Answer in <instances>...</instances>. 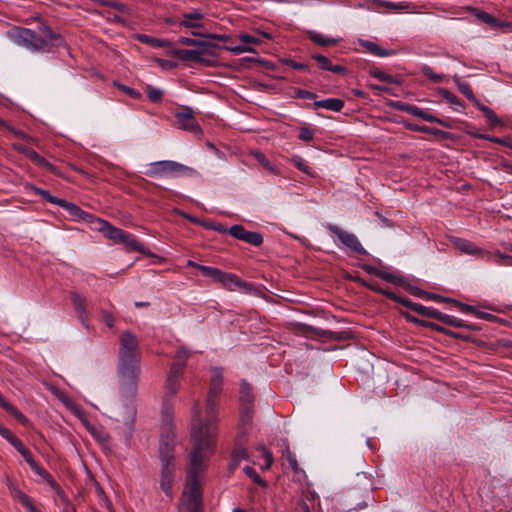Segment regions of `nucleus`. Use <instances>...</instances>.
I'll use <instances>...</instances> for the list:
<instances>
[{
  "mask_svg": "<svg viewBox=\"0 0 512 512\" xmlns=\"http://www.w3.org/2000/svg\"><path fill=\"white\" fill-rule=\"evenodd\" d=\"M140 362L141 353L136 335L130 331H124L120 335L117 372L120 391L125 397L136 395L141 373Z\"/></svg>",
  "mask_w": 512,
  "mask_h": 512,
  "instance_id": "f257e3e1",
  "label": "nucleus"
},
{
  "mask_svg": "<svg viewBox=\"0 0 512 512\" xmlns=\"http://www.w3.org/2000/svg\"><path fill=\"white\" fill-rule=\"evenodd\" d=\"M191 438L194 448L190 454V463L187 471L186 486L188 492L184 493V496L187 498V507H203L198 477L204 469V460L212 453L215 441L210 440L209 437L207 438V435L203 436L201 429L192 431Z\"/></svg>",
  "mask_w": 512,
  "mask_h": 512,
  "instance_id": "f03ea898",
  "label": "nucleus"
},
{
  "mask_svg": "<svg viewBox=\"0 0 512 512\" xmlns=\"http://www.w3.org/2000/svg\"><path fill=\"white\" fill-rule=\"evenodd\" d=\"M223 386V369L221 367H212L211 368V377L209 384V391L206 399V419L202 421L200 418L201 407L197 402L193 409V422H192V431L195 429H201L203 436H208L210 440L215 441L216 436V421H217V413H218V399L222 393Z\"/></svg>",
  "mask_w": 512,
  "mask_h": 512,
  "instance_id": "7ed1b4c3",
  "label": "nucleus"
},
{
  "mask_svg": "<svg viewBox=\"0 0 512 512\" xmlns=\"http://www.w3.org/2000/svg\"><path fill=\"white\" fill-rule=\"evenodd\" d=\"M42 36L28 28H19L14 33L15 42L33 52H50L53 47L64 44L63 38L45 24L39 26Z\"/></svg>",
  "mask_w": 512,
  "mask_h": 512,
  "instance_id": "20e7f679",
  "label": "nucleus"
},
{
  "mask_svg": "<svg viewBox=\"0 0 512 512\" xmlns=\"http://www.w3.org/2000/svg\"><path fill=\"white\" fill-rule=\"evenodd\" d=\"M173 406L165 400L161 410L162 424L159 440V459L161 464L175 463L176 438L173 429Z\"/></svg>",
  "mask_w": 512,
  "mask_h": 512,
  "instance_id": "39448f33",
  "label": "nucleus"
},
{
  "mask_svg": "<svg viewBox=\"0 0 512 512\" xmlns=\"http://www.w3.org/2000/svg\"><path fill=\"white\" fill-rule=\"evenodd\" d=\"M145 174L149 177L160 178L165 176H197L198 172L189 166L172 160H161L148 165Z\"/></svg>",
  "mask_w": 512,
  "mask_h": 512,
  "instance_id": "423d86ee",
  "label": "nucleus"
},
{
  "mask_svg": "<svg viewBox=\"0 0 512 512\" xmlns=\"http://www.w3.org/2000/svg\"><path fill=\"white\" fill-rule=\"evenodd\" d=\"M96 229L106 238L113 240L115 243L123 244L129 250L142 251V244L132 234L111 225L105 220L97 219Z\"/></svg>",
  "mask_w": 512,
  "mask_h": 512,
  "instance_id": "0eeeda50",
  "label": "nucleus"
},
{
  "mask_svg": "<svg viewBox=\"0 0 512 512\" xmlns=\"http://www.w3.org/2000/svg\"><path fill=\"white\" fill-rule=\"evenodd\" d=\"M197 47L196 49H176L172 54L182 61H192L206 66H213L214 61L208 57L215 56V49L218 48V45L205 41Z\"/></svg>",
  "mask_w": 512,
  "mask_h": 512,
  "instance_id": "6e6552de",
  "label": "nucleus"
},
{
  "mask_svg": "<svg viewBox=\"0 0 512 512\" xmlns=\"http://www.w3.org/2000/svg\"><path fill=\"white\" fill-rule=\"evenodd\" d=\"M326 228L334 234L338 240L347 248L351 249L352 251L361 254V255H367L368 252L366 249L362 246L361 242L357 238V236L351 232L345 231L339 226L327 223Z\"/></svg>",
  "mask_w": 512,
  "mask_h": 512,
  "instance_id": "1a4fd4ad",
  "label": "nucleus"
},
{
  "mask_svg": "<svg viewBox=\"0 0 512 512\" xmlns=\"http://www.w3.org/2000/svg\"><path fill=\"white\" fill-rule=\"evenodd\" d=\"M183 373V364H180L179 362H173L171 364L170 371L167 375L165 383L166 393L163 398V402H165V400H168L173 405L172 398L176 395L180 388V382ZM163 405L164 403H162V406Z\"/></svg>",
  "mask_w": 512,
  "mask_h": 512,
  "instance_id": "9d476101",
  "label": "nucleus"
},
{
  "mask_svg": "<svg viewBox=\"0 0 512 512\" xmlns=\"http://www.w3.org/2000/svg\"><path fill=\"white\" fill-rule=\"evenodd\" d=\"M450 241L456 249H458L459 251H461L465 254L472 255V256H475L476 258L486 259V260H490V258L492 257V254L490 252H488L480 247H477L473 242H471L469 240L459 238V237H451Z\"/></svg>",
  "mask_w": 512,
  "mask_h": 512,
  "instance_id": "9b49d317",
  "label": "nucleus"
},
{
  "mask_svg": "<svg viewBox=\"0 0 512 512\" xmlns=\"http://www.w3.org/2000/svg\"><path fill=\"white\" fill-rule=\"evenodd\" d=\"M218 283L228 290H240L244 293H251L253 285L249 282L241 280L237 275L228 272H221Z\"/></svg>",
  "mask_w": 512,
  "mask_h": 512,
  "instance_id": "f8f14e48",
  "label": "nucleus"
},
{
  "mask_svg": "<svg viewBox=\"0 0 512 512\" xmlns=\"http://www.w3.org/2000/svg\"><path fill=\"white\" fill-rule=\"evenodd\" d=\"M179 128L194 134L201 132L200 126L193 116V110L190 107H184L181 111L175 113Z\"/></svg>",
  "mask_w": 512,
  "mask_h": 512,
  "instance_id": "ddd939ff",
  "label": "nucleus"
},
{
  "mask_svg": "<svg viewBox=\"0 0 512 512\" xmlns=\"http://www.w3.org/2000/svg\"><path fill=\"white\" fill-rule=\"evenodd\" d=\"M12 147L14 150L24 154L26 157H28L30 160H32L39 167L46 168L49 171L55 170V167L53 164L48 162L44 157L39 155L32 148H30L24 144H21V143H13Z\"/></svg>",
  "mask_w": 512,
  "mask_h": 512,
  "instance_id": "4468645a",
  "label": "nucleus"
},
{
  "mask_svg": "<svg viewBox=\"0 0 512 512\" xmlns=\"http://www.w3.org/2000/svg\"><path fill=\"white\" fill-rule=\"evenodd\" d=\"M15 449L22 455L24 460L37 475L47 481L52 478L51 474L35 461L31 451L24 446L22 441L17 445V447H15Z\"/></svg>",
  "mask_w": 512,
  "mask_h": 512,
  "instance_id": "2eb2a0df",
  "label": "nucleus"
},
{
  "mask_svg": "<svg viewBox=\"0 0 512 512\" xmlns=\"http://www.w3.org/2000/svg\"><path fill=\"white\" fill-rule=\"evenodd\" d=\"M175 479V463L161 464V480L160 487L166 496L172 498L173 490L172 484Z\"/></svg>",
  "mask_w": 512,
  "mask_h": 512,
  "instance_id": "dca6fc26",
  "label": "nucleus"
},
{
  "mask_svg": "<svg viewBox=\"0 0 512 512\" xmlns=\"http://www.w3.org/2000/svg\"><path fill=\"white\" fill-rule=\"evenodd\" d=\"M5 484L11 495L16 498L28 512H40L32 503L29 496L23 493L17 485L8 477H5Z\"/></svg>",
  "mask_w": 512,
  "mask_h": 512,
  "instance_id": "f3484780",
  "label": "nucleus"
},
{
  "mask_svg": "<svg viewBox=\"0 0 512 512\" xmlns=\"http://www.w3.org/2000/svg\"><path fill=\"white\" fill-rule=\"evenodd\" d=\"M204 16L205 14L200 9H194L182 14V19L179 21V25L191 29L204 28V24L202 23Z\"/></svg>",
  "mask_w": 512,
  "mask_h": 512,
  "instance_id": "a211bd4d",
  "label": "nucleus"
},
{
  "mask_svg": "<svg viewBox=\"0 0 512 512\" xmlns=\"http://www.w3.org/2000/svg\"><path fill=\"white\" fill-rule=\"evenodd\" d=\"M72 304L75 311L77 312L80 322L87 327L88 326V312L86 310V299L78 293H72L71 296Z\"/></svg>",
  "mask_w": 512,
  "mask_h": 512,
  "instance_id": "6ab92c4d",
  "label": "nucleus"
},
{
  "mask_svg": "<svg viewBox=\"0 0 512 512\" xmlns=\"http://www.w3.org/2000/svg\"><path fill=\"white\" fill-rule=\"evenodd\" d=\"M312 59L318 62L319 68L322 70L330 71L336 74H344L346 72L345 67L341 65H333L331 61L324 55L313 54Z\"/></svg>",
  "mask_w": 512,
  "mask_h": 512,
  "instance_id": "aec40b11",
  "label": "nucleus"
},
{
  "mask_svg": "<svg viewBox=\"0 0 512 512\" xmlns=\"http://www.w3.org/2000/svg\"><path fill=\"white\" fill-rule=\"evenodd\" d=\"M314 108H323L326 110L339 112L344 107V101L339 98H328L324 100L315 101L313 104Z\"/></svg>",
  "mask_w": 512,
  "mask_h": 512,
  "instance_id": "412c9836",
  "label": "nucleus"
},
{
  "mask_svg": "<svg viewBox=\"0 0 512 512\" xmlns=\"http://www.w3.org/2000/svg\"><path fill=\"white\" fill-rule=\"evenodd\" d=\"M360 45L369 53L378 56V57H386L393 55L394 52L391 50H386L381 48L378 44L375 42L369 41V40H360Z\"/></svg>",
  "mask_w": 512,
  "mask_h": 512,
  "instance_id": "4be33fe9",
  "label": "nucleus"
},
{
  "mask_svg": "<svg viewBox=\"0 0 512 512\" xmlns=\"http://www.w3.org/2000/svg\"><path fill=\"white\" fill-rule=\"evenodd\" d=\"M94 4L111 7L125 15L132 16L133 10L130 6L113 0H92Z\"/></svg>",
  "mask_w": 512,
  "mask_h": 512,
  "instance_id": "5701e85b",
  "label": "nucleus"
},
{
  "mask_svg": "<svg viewBox=\"0 0 512 512\" xmlns=\"http://www.w3.org/2000/svg\"><path fill=\"white\" fill-rule=\"evenodd\" d=\"M240 402H241V406H253V403H254L252 387L246 380L241 381Z\"/></svg>",
  "mask_w": 512,
  "mask_h": 512,
  "instance_id": "b1692460",
  "label": "nucleus"
},
{
  "mask_svg": "<svg viewBox=\"0 0 512 512\" xmlns=\"http://www.w3.org/2000/svg\"><path fill=\"white\" fill-rule=\"evenodd\" d=\"M410 4L407 2H389L385 0H374L371 4V9L378 10L379 8H387L392 10H407L409 9Z\"/></svg>",
  "mask_w": 512,
  "mask_h": 512,
  "instance_id": "393cba45",
  "label": "nucleus"
},
{
  "mask_svg": "<svg viewBox=\"0 0 512 512\" xmlns=\"http://www.w3.org/2000/svg\"><path fill=\"white\" fill-rule=\"evenodd\" d=\"M57 205L66 210L72 217L85 219L87 216V213L84 212L80 207L72 202L66 201L65 199L60 198Z\"/></svg>",
  "mask_w": 512,
  "mask_h": 512,
  "instance_id": "a878e982",
  "label": "nucleus"
},
{
  "mask_svg": "<svg viewBox=\"0 0 512 512\" xmlns=\"http://www.w3.org/2000/svg\"><path fill=\"white\" fill-rule=\"evenodd\" d=\"M0 407H2L7 412L11 413L18 421H20L23 425L28 424V419L10 402H8L3 395L0 393Z\"/></svg>",
  "mask_w": 512,
  "mask_h": 512,
  "instance_id": "bb28decb",
  "label": "nucleus"
},
{
  "mask_svg": "<svg viewBox=\"0 0 512 512\" xmlns=\"http://www.w3.org/2000/svg\"><path fill=\"white\" fill-rule=\"evenodd\" d=\"M136 39L140 43H144V44L150 45L152 47H157V48L171 47V43L168 40L154 38V37H151L146 34H137Z\"/></svg>",
  "mask_w": 512,
  "mask_h": 512,
  "instance_id": "cd10ccee",
  "label": "nucleus"
},
{
  "mask_svg": "<svg viewBox=\"0 0 512 512\" xmlns=\"http://www.w3.org/2000/svg\"><path fill=\"white\" fill-rule=\"evenodd\" d=\"M232 462L230 464V469L234 470L240 463V461L248 459V452L246 450V447L243 445H236L232 452Z\"/></svg>",
  "mask_w": 512,
  "mask_h": 512,
  "instance_id": "c85d7f7f",
  "label": "nucleus"
},
{
  "mask_svg": "<svg viewBox=\"0 0 512 512\" xmlns=\"http://www.w3.org/2000/svg\"><path fill=\"white\" fill-rule=\"evenodd\" d=\"M0 130H8L11 132L14 136L19 137L21 139H24L30 143H36V139L22 130L16 129L13 126H10L6 121L0 118Z\"/></svg>",
  "mask_w": 512,
  "mask_h": 512,
  "instance_id": "c756f323",
  "label": "nucleus"
},
{
  "mask_svg": "<svg viewBox=\"0 0 512 512\" xmlns=\"http://www.w3.org/2000/svg\"><path fill=\"white\" fill-rule=\"evenodd\" d=\"M253 419V406H241L239 427L250 428Z\"/></svg>",
  "mask_w": 512,
  "mask_h": 512,
  "instance_id": "7c9ffc66",
  "label": "nucleus"
},
{
  "mask_svg": "<svg viewBox=\"0 0 512 512\" xmlns=\"http://www.w3.org/2000/svg\"><path fill=\"white\" fill-rule=\"evenodd\" d=\"M392 107H394L395 109H397L399 111L409 113L416 117H420L421 113L423 111V109H421L420 107H418L416 105L405 103V102H400V101L393 102Z\"/></svg>",
  "mask_w": 512,
  "mask_h": 512,
  "instance_id": "2f4dec72",
  "label": "nucleus"
},
{
  "mask_svg": "<svg viewBox=\"0 0 512 512\" xmlns=\"http://www.w3.org/2000/svg\"><path fill=\"white\" fill-rule=\"evenodd\" d=\"M214 230H216L218 232H228L229 235H231L233 238L242 240V241L244 239V235L246 232V229L244 228V226L239 225V224L233 225L229 229H226L222 226H215Z\"/></svg>",
  "mask_w": 512,
  "mask_h": 512,
  "instance_id": "473e14b6",
  "label": "nucleus"
},
{
  "mask_svg": "<svg viewBox=\"0 0 512 512\" xmlns=\"http://www.w3.org/2000/svg\"><path fill=\"white\" fill-rule=\"evenodd\" d=\"M413 311L418 313L419 315L426 316L432 319H436L439 321V317L441 315V312L435 308L432 307H426L422 304H416L413 306Z\"/></svg>",
  "mask_w": 512,
  "mask_h": 512,
  "instance_id": "72a5a7b5",
  "label": "nucleus"
},
{
  "mask_svg": "<svg viewBox=\"0 0 512 512\" xmlns=\"http://www.w3.org/2000/svg\"><path fill=\"white\" fill-rule=\"evenodd\" d=\"M440 95L451 105L455 106L454 109L456 111H459L461 108H463L462 102L457 98L455 94L450 92L449 90L445 88H441L439 90Z\"/></svg>",
  "mask_w": 512,
  "mask_h": 512,
  "instance_id": "f704fd0d",
  "label": "nucleus"
},
{
  "mask_svg": "<svg viewBox=\"0 0 512 512\" xmlns=\"http://www.w3.org/2000/svg\"><path fill=\"white\" fill-rule=\"evenodd\" d=\"M378 277L386 282H389V283H392L395 285H399L401 287H402V285H404V282L406 280V278L401 275H397V274L390 273V272H385L382 270L380 273H378Z\"/></svg>",
  "mask_w": 512,
  "mask_h": 512,
  "instance_id": "c9c22d12",
  "label": "nucleus"
},
{
  "mask_svg": "<svg viewBox=\"0 0 512 512\" xmlns=\"http://www.w3.org/2000/svg\"><path fill=\"white\" fill-rule=\"evenodd\" d=\"M27 188L30 189L31 191H33L35 194L40 195L41 197H43L49 203L56 204V205L58 204V201H59L60 198L51 195L49 191L44 190V189L39 188V187H36L33 184H28Z\"/></svg>",
  "mask_w": 512,
  "mask_h": 512,
  "instance_id": "e433bc0d",
  "label": "nucleus"
},
{
  "mask_svg": "<svg viewBox=\"0 0 512 512\" xmlns=\"http://www.w3.org/2000/svg\"><path fill=\"white\" fill-rule=\"evenodd\" d=\"M59 399L77 417H79L80 419L82 418L83 413H82L81 408L70 397H68L65 394H61L59 396Z\"/></svg>",
  "mask_w": 512,
  "mask_h": 512,
  "instance_id": "4c0bfd02",
  "label": "nucleus"
},
{
  "mask_svg": "<svg viewBox=\"0 0 512 512\" xmlns=\"http://www.w3.org/2000/svg\"><path fill=\"white\" fill-rule=\"evenodd\" d=\"M439 321L452 327L462 328L465 325V321L455 316L445 314L441 312Z\"/></svg>",
  "mask_w": 512,
  "mask_h": 512,
  "instance_id": "58836bf2",
  "label": "nucleus"
},
{
  "mask_svg": "<svg viewBox=\"0 0 512 512\" xmlns=\"http://www.w3.org/2000/svg\"><path fill=\"white\" fill-rule=\"evenodd\" d=\"M243 241L258 247L263 243V235L259 232L246 230Z\"/></svg>",
  "mask_w": 512,
  "mask_h": 512,
  "instance_id": "ea45409f",
  "label": "nucleus"
},
{
  "mask_svg": "<svg viewBox=\"0 0 512 512\" xmlns=\"http://www.w3.org/2000/svg\"><path fill=\"white\" fill-rule=\"evenodd\" d=\"M369 74H370V76H372L382 82L398 83V81H396L392 75H390L384 71H381L377 68L370 69Z\"/></svg>",
  "mask_w": 512,
  "mask_h": 512,
  "instance_id": "a19ab883",
  "label": "nucleus"
},
{
  "mask_svg": "<svg viewBox=\"0 0 512 512\" xmlns=\"http://www.w3.org/2000/svg\"><path fill=\"white\" fill-rule=\"evenodd\" d=\"M238 37L245 44H259L262 42V38L269 39L270 35L268 33H262L260 36H255V35L242 33Z\"/></svg>",
  "mask_w": 512,
  "mask_h": 512,
  "instance_id": "79ce46f5",
  "label": "nucleus"
},
{
  "mask_svg": "<svg viewBox=\"0 0 512 512\" xmlns=\"http://www.w3.org/2000/svg\"><path fill=\"white\" fill-rule=\"evenodd\" d=\"M197 269H199L205 276L213 279L215 282L219 281V277L222 272L220 269L205 265H197Z\"/></svg>",
  "mask_w": 512,
  "mask_h": 512,
  "instance_id": "37998d69",
  "label": "nucleus"
},
{
  "mask_svg": "<svg viewBox=\"0 0 512 512\" xmlns=\"http://www.w3.org/2000/svg\"><path fill=\"white\" fill-rule=\"evenodd\" d=\"M457 87L459 91L470 101L473 103H477V99L474 96V93L467 82L457 81Z\"/></svg>",
  "mask_w": 512,
  "mask_h": 512,
  "instance_id": "c03bdc74",
  "label": "nucleus"
},
{
  "mask_svg": "<svg viewBox=\"0 0 512 512\" xmlns=\"http://www.w3.org/2000/svg\"><path fill=\"white\" fill-rule=\"evenodd\" d=\"M86 428L93 435V437L95 439H97L99 442H101V443L108 442L109 435L105 431L99 430L90 424H86Z\"/></svg>",
  "mask_w": 512,
  "mask_h": 512,
  "instance_id": "a18cd8bd",
  "label": "nucleus"
},
{
  "mask_svg": "<svg viewBox=\"0 0 512 512\" xmlns=\"http://www.w3.org/2000/svg\"><path fill=\"white\" fill-rule=\"evenodd\" d=\"M243 472L255 483L262 487H266V482L257 474L254 468L250 466H245L243 468Z\"/></svg>",
  "mask_w": 512,
  "mask_h": 512,
  "instance_id": "49530a36",
  "label": "nucleus"
},
{
  "mask_svg": "<svg viewBox=\"0 0 512 512\" xmlns=\"http://www.w3.org/2000/svg\"><path fill=\"white\" fill-rule=\"evenodd\" d=\"M254 156L265 169L272 173H277L276 167L266 158L263 153L257 151L254 153Z\"/></svg>",
  "mask_w": 512,
  "mask_h": 512,
  "instance_id": "de8ad7c7",
  "label": "nucleus"
},
{
  "mask_svg": "<svg viewBox=\"0 0 512 512\" xmlns=\"http://www.w3.org/2000/svg\"><path fill=\"white\" fill-rule=\"evenodd\" d=\"M311 40L316 43V44H319L321 46H330V45H334L337 40L334 39V38H331V37H325L319 33H315L311 36Z\"/></svg>",
  "mask_w": 512,
  "mask_h": 512,
  "instance_id": "09e8293b",
  "label": "nucleus"
},
{
  "mask_svg": "<svg viewBox=\"0 0 512 512\" xmlns=\"http://www.w3.org/2000/svg\"><path fill=\"white\" fill-rule=\"evenodd\" d=\"M478 18L480 20H482L484 23L489 24L494 27H498V26L502 27V26L507 25L505 23H500L495 17H493L491 14L486 13V12L479 13Z\"/></svg>",
  "mask_w": 512,
  "mask_h": 512,
  "instance_id": "8fccbe9b",
  "label": "nucleus"
},
{
  "mask_svg": "<svg viewBox=\"0 0 512 512\" xmlns=\"http://www.w3.org/2000/svg\"><path fill=\"white\" fill-rule=\"evenodd\" d=\"M224 49L229 51V52H231L234 55H239V54H242V53H245V52H249V53H254L255 52L254 48L245 45V43L243 45L226 46V47H224Z\"/></svg>",
  "mask_w": 512,
  "mask_h": 512,
  "instance_id": "3c124183",
  "label": "nucleus"
},
{
  "mask_svg": "<svg viewBox=\"0 0 512 512\" xmlns=\"http://www.w3.org/2000/svg\"><path fill=\"white\" fill-rule=\"evenodd\" d=\"M249 431L250 428L238 427V433L235 438V444L240 446H246L248 442Z\"/></svg>",
  "mask_w": 512,
  "mask_h": 512,
  "instance_id": "603ef678",
  "label": "nucleus"
},
{
  "mask_svg": "<svg viewBox=\"0 0 512 512\" xmlns=\"http://www.w3.org/2000/svg\"><path fill=\"white\" fill-rule=\"evenodd\" d=\"M419 118H421V119H423V120H425L427 122L437 123V124H439L441 126H444V127H447V128L450 127V125L446 121H444V120H442V119H440V118H438V117H436V116H434V115H432V114H430V113H428V112H426L424 110L422 111L421 116Z\"/></svg>",
  "mask_w": 512,
  "mask_h": 512,
  "instance_id": "864d4df0",
  "label": "nucleus"
},
{
  "mask_svg": "<svg viewBox=\"0 0 512 512\" xmlns=\"http://www.w3.org/2000/svg\"><path fill=\"white\" fill-rule=\"evenodd\" d=\"M421 70L425 76H427L430 80H432L435 83H440L444 79L443 75L434 73L432 68L428 65H424Z\"/></svg>",
  "mask_w": 512,
  "mask_h": 512,
  "instance_id": "5fc2aeb1",
  "label": "nucleus"
},
{
  "mask_svg": "<svg viewBox=\"0 0 512 512\" xmlns=\"http://www.w3.org/2000/svg\"><path fill=\"white\" fill-rule=\"evenodd\" d=\"M291 162L302 172L306 174H310V168L306 164V161L298 155H295L291 158Z\"/></svg>",
  "mask_w": 512,
  "mask_h": 512,
  "instance_id": "6e6d98bb",
  "label": "nucleus"
},
{
  "mask_svg": "<svg viewBox=\"0 0 512 512\" xmlns=\"http://www.w3.org/2000/svg\"><path fill=\"white\" fill-rule=\"evenodd\" d=\"M0 435L5 438L14 448L21 442L16 436H14L9 429L4 427L0 431Z\"/></svg>",
  "mask_w": 512,
  "mask_h": 512,
  "instance_id": "4d7b16f0",
  "label": "nucleus"
},
{
  "mask_svg": "<svg viewBox=\"0 0 512 512\" xmlns=\"http://www.w3.org/2000/svg\"><path fill=\"white\" fill-rule=\"evenodd\" d=\"M402 288H404L407 292H409L413 296L422 297V296L426 295V292H424L417 286L410 284L407 279L405 280L404 285H402Z\"/></svg>",
  "mask_w": 512,
  "mask_h": 512,
  "instance_id": "13d9d810",
  "label": "nucleus"
},
{
  "mask_svg": "<svg viewBox=\"0 0 512 512\" xmlns=\"http://www.w3.org/2000/svg\"><path fill=\"white\" fill-rule=\"evenodd\" d=\"M192 35L206 37V38L215 39V40H219V41H228L229 38H230L226 34L201 33V32H198V31H193Z\"/></svg>",
  "mask_w": 512,
  "mask_h": 512,
  "instance_id": "bf43d9fd",
  "label": "nucleus"
},
{
  "mask_svg": "<svg viewBox=\"0 0 512 512\" xmlns=\"http://www.w3.org/2000/svg\"><path fill=\"white\" fill-rule=\"evenodd\" d=\"M147 95L152 102H159L162 99V91L152 86H147Z\"/></svg>",
  "mask_w": 512,
  "mask_h": 512,
  "instance_id": "052dcab7",
  "label": "nucleus"
},
{
  "mask_svg": "<svg viewBox=\"0 0 512 512\" xmlns=\"http://www.w3.org/2000/svg\"><path fill=\"white\" fill-rule=\"evenodd\" d=\"M189 358V352L187 349L185 348H180L177 353H176V356H175V361L174 362H179L180 364H183V369L185 368V365H186V360Z\"/></svg>",
  "mask_w": 512,
  "mask_h": 512,
  "instance_id": "680f3d73",
  "label": "nucleus"
},
{
  "mask_svg": "<svg viewBox=\"0 0 512 512\" xmlns=\"http://www.w3.org/2000/svg\"><path fill=\"white\" fill-rule=\"evenodd\" d=\"M258 450H260L265 458V465L263 469H269L273 463V456L270 451H268L264 446H259Z\"/></svg>",
  "mask_w": 512,
  "mask_h": 512,
  "instance_id": "e2e57ef3",
  "label": "nucleus"
},
{
  "mask_svg": "<svg viewBox=\"0 0 512 512\" xmlns=\"http://www.w3.org/2000/svg\"><path fill=\"white\" fill-rule=\"evenodd\" d=\"M451 303L455 304L463 313H472L474 315L476 314L477 309L474 306L461 303L454 299L451 300Z\"/></svg>",
  "mask_w": 512,
  "mask_h": 512,
  "instance_id": "0e129e2a",
  "label": "nucleus"
},
{
  "mask_svg": "<svg viewBox=\"0 0 512 512\" xmlns=\"http://www.w3.org/2000/svg\"><path fill=\"white\" fill-rule=\"evenodd\" d=\"M299 139L305 142L311 141L314 137V132L308 127H302L299 133Z\"/></svg>",
  "mask_w": 512,
  "mask_h": 512,
  "instance_id": "69168bd1",
  "label": "nucleus"
},
{
  "mask_svg": "<svg viewBox=\"0 0 512 512\" xmlns=\"http://www.w3.org/2000/svg\"><path fill=\"white\" fill-rule=\"evenodd\" d=\"M496 256H497V260L495 261V263L497 265H507V266L512 265V257L511 256L502 254L500 252H497Z\"/></svg>",
  "mask_w": 512,
  "mask_h": 512,
  "instance_id": "338daca9",
  "label": "nucleus"
},
{
  "mask_svg": "<svg viewBox=\"0 0 512 512\" xmlns=\"http://www.w3.org/2000/svg\"><path fill=\"white\" fill-rule=\"evenodd\" d=\"M203 42L204 41L196 40V39L189 38V37H183V36L179 37V39H178V43L181 45H185V46H198Z\"/></svg>",
  "mask_w": 512,
  "mask_h": 512,
  "instance_id": "774afa93",
  "label": "nucleus"
}]
</instances>
